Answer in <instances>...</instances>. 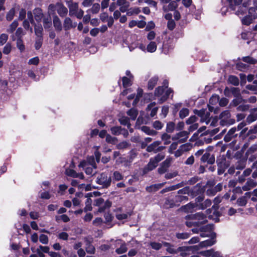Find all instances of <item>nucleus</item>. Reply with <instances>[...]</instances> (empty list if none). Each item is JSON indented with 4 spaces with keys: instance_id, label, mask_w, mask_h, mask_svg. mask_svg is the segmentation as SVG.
<instances>
[{
    "instance_id": "1",
    "label": "nucleus",
    "mask_w": 257,
    "mask_h": 257,
    "mask_svg": "<svg viewBox=\"0 0 257 257\" xmlns=\"http://www.w3.org/2000/svg\"><path fill=\"white\" fill-rule=\"evenodd\" d=\"M185 219L195 220L198 224V227L207 223V217L202 212H198L194 214L188 215L185 217Z\"/></svg>"
},
{
    "instance_id": "2",
    "label": "nucleus",
    "mask_w": 257,
    "mask_h": 257,
    "mask_svg": "<svg viewBox=\"0 0 257 257\" xmlns=\"http://www.w3.org/2000/svg\"><path fill=\"white\" fill-rule=\"evenodd\" d=\"M172 92V90L171 89H167L165 90L163 87L159 86L155 90V95L160 97L159 103H162L167 99Z\"/></svg>"
},
{
    "instance_id": "3",
    "label": "nucleus",
    "mask_w": 257,
    "mask_h": 257,
    "mask_svg": "<svg viewBox=\"0 0 257 257\" xmlns=\"http://www.w3.org/2000/svg\"><path fill=\"white\" fill-rule=\"evenodd\" d=\"M111 180V176H108L106 173H102L97 177L96 182L98 184L101 185L102 188H107L110 186Z\"/></svg>"
},
{
    "instance_id": "4",
    "label": "nucleus",
    "mask_w": 257,
    "mask_h": 257,
    "mask_svg": "<svg viewBox=\"0 0 257 257\" xmlns=\"http://www.w3.org/2000/svg\"><path fill=\"white\" fill-rule=\"evenodd\" d=\"M194 112L200 117V121L208 124L211 120L210 113L206 109L195 110Z\"/></svg>"
},
{
    "instance_id": "5",
    "label": "nucleus",
    "mask_w": 257,
    "mask_h": 257,
    "mask_svg": "<svg viewBox=\"0 0 257 257\" xmlns=\"http://www.w3.org/2000/svg\"><path fill=\"white\" fill-rule=\"evenodd\" d=\"M251 1L247 0L244 1L242 4L236 7L235 11V15L238 16H242L244 15L247 10L248 11L249 7L251 5Z\"/></svg>"
},
{
    "instance_id": "6",
    "label": "nucleus",
    "mask_w": 257,
    "mask_h": 257,
    "mask_svg": "<svg viewBox=\"0 0 257 257\" xmlns=\"http://www.w3.org/2000/svg\"><path fill=\"white\" fill-rule=\"evenodd\" d=\"M213 237L210 239H207L205 241L201 242L198 245H194L191 247L195 250H199L202 247H206L211 246L215 243L216 240L215 238L216 237L215 233H213Z\"/></svg>"
},
{
    "instance_id": "7",
    "label": "nucleus",
    "mask_w": 257,
    "mask_h": 257,
    "mask_svg": "<svg viewBox=\"0 0 257 257\" xmlns=\"http://www.w3.org/2000/svg\"><path fill=\"white\" fill-rule=\"evenodd\" d=\"M189 132L181 131L176 134L172 138L173 141H177L179 143H183L187 141L189 137Z\"/></svg>"
},
{
    "instance_id": "8",
    "label": "nucleus",
    "mask_w": 257,
    "mask_h": 257,
    "mask_svg": "<svg viewBox=\"0 0 257 257\" xmlns=\"http://www.w3.org/2000/svg\"><path fill=\"white\" fill-rule=\"evenodd\" d=\"M231 114L229 110H225L223 111L219 116L221 119L220 123L222 125L233 123L234 120L231 119Z\"/></svg>"
},
{
    "instance_id": "9",
    "label": "nucleus",
    "mask_w": 257,
    "mask_h": 257,
    "mask_svg": "<svg viewBox=\"0 0 257 257\" xmlns=\"http://www.w3.org/2000/svg\"><path fill=\"white\" fill-rule=\"evenodd\" d=\"M161 144L160 141H155L153 142L152 144L148 146L146 150L148 152H153L155 153H157L159 152H161L164 149H165V147L164 146H159Z\"/></svg>"
},
{
    "instance_id": "10",
    "label": "nucleus",
    "mask_w": 257,
    "mask_h": 257,
    "mask_svg": "<svg viewBox=\"0 0 257 257\" xmlns=\"http://www.w3.org/2000/svg\"><path fill=\"white\" fill-rule=\"evenodd\" d=\"M257 18V13H249L248 12V15H246L245 16L243 17L241 19V22L242 25H245V26H249L250 25L254 20H255Z\"/></svg>"
},
{
    "instance_id": "11",
    "label": "nucleus",
    "mask_w": 257,
    "mask_h": 257,
    "mask_svg": "<svg viewBox=\"0 0 257 257\" xmlns=\"http://www.w3.org/2000/svg\"><path fill=\"white\" fill-rule=\"evenodd\" d=\"M172 161L171 158H167L161 164V166L158 168V172L160 174H163L166 172L168 168L170 167L171 163Z\"/></svg>"
},
{
    "instance_id": "12",
    "label": "nucleus",
    "mask_w": 257,
    "mask_h": 257,
    "mask_svg": "<svg viewBox=\"0 0 257 257\" xmlns=\"http://www.w3.org/2000/svg\"><path fill=\"white\" fill-rule=\"evenodd\" d=\"M200 160L202 163H207L208 164L212 165L214 163L215 159L213 155L206 152L201 157Z\"/></svg>"
},
{
    "instance_id": "13",
    "label": "nucleus",
    "mask_w": 257,
    "mask_h": 257,
    "mask_svg": "<svg viewBox=\"0 0 257 257\" xmlns=\"http://www.w3.org/2000/svg\"><path fill=\"white\" fill-rule=\"evenodd\" d=\"M67 6L69 9V15L73 16L78 10V5L77 3H73L72 0L66 1Z\"/></svg>"
},
{
    "instance_id": "14",
    "label": "nucleus",
    "mask_w": 257,
    "mask_h": 257,
    "mask_svg": "<svg viewBox=\"0 0 257 257\" xmlns=\"http://www.w3.org/2000/svg\"><path fill=\"white\" fill-rule=\"evenodd\" d=\"M78 167L83 168V169L85 170L86 174L87 175H91L95 173V172H94L93 170L94 168L91 166L88 165L87 163L85 161H82L78 165Z\"/></svg>"
},
{
    "instance_id": "15",
    "label": "nucleus",
    "mask_w": 257,
    "mask_h": 257,
    "mask_svg": "<svg viewBox=\"0 0 257 257\" xmlns=\"http://www.w3.org/2000/svg\"><path fill=\"white\" fill-rule=\"evenodd\" d=\"M237 128L235 127H232L229 130L224 138V141L225 142H229L232 138L236 137L237 136V134H235Z\"/></svg>"
},
{
    "instance_id": "16",
    "label": "nucleus",
    "mask_w": 257,
    "mask_h": 257,
    "mask_svg": "<svg viewBox=\"0 0 257 257\" xmlns=\"http://www.w3.org/2000/svg\"><path fill=\"white\" fill-rule=\"evenodd\" d=\"M257 185V182L253 179H248L242 188L244 191H248L255 187Z\"/></svg>"
},
{
    "instance_id": "17",
    "label": "nucleus",
    "mask_w": 257,
    "mask_h": 257,
    "mask_svg": "<svg viewBox=\"0 0 257 257\" xmlns=\"http://www.w3.org/2000/svg\"><path fill=\"white\" fill-rule=\"evenodd\" d=\"M57 11L60 17H65L68 13V10L64 5L58 3L56 5Z\"/></svg>"
},
{
    "instance_id": "18",
    "label": "nucleus",
    "mask_w": 257,
    "mask_h": 257,
    "mask_svg": "<svg viewBox=\"0 0 257 257\" xmlns=\"http://www.w3.org/2000/svg\"><path fill=\"white\" fill-rule=\"evenodd\" d=\"M117 4L120 6L119 10L124 13L127 11L130 6V3L126 0H117Z\"/></svg>"
},
{
    "instance_id": "19",
    "label": "nucleus",
    "mask_w": 257,
    "mask_h": 257,
    "mask_svg": "<svg viewBox=\"0 0 257 257\" xmlns=\"http://www.w3.org/2000/svg\"><path fill=\"white\" fill-rule=\"evenodd\" d=\"M196 206L197 204L195 203H189L186 205L181 206L180 210L186 213L192 212Z\"/></svg>"
},
{
    "instance_id": "20",
    "label": "nucleus",
    "mask_w": 257,
    "mask_h": 257,
    "mask_svg": "<svg viewBox=\"0 0 257 257\" xmlns=\"http://www.w3.org/2000/svg\"><path fill=\"white\" fill-rule=\"evenodd\" d=\"M203 192V188L202 185L200 184H197L191 190L190 192L191 195L194 197L198 194H199Z\"/></svg>"
},
{
    "instance_id": "21",
    "label": "nucleus",
    "mask_w": 257,
    "mask_h": 257,
    "mask_svg": "<svg viewBox=\"0 0 257 257\" xmlns=\"http://www.w3.org/2000/svg\"><path fill=\"white\" fill-rule=\"evenodd\" d=\"M228 7L232 11L236 9V7L242 4L243 0H227Z\"/></svg>"
},
{
    "instance_id": "22",
    "label": "nucleus",
    "mask_w": 257,
    "mask_h": 257,
    "mask_svg": "<svg viewBox=\"0 0 257 257\" xmlns=\"http://www.w3.org/2000/svg\"><path fill=\"white\" fill-rule=\"evenodd\" d=\"M165 182L159 184H156L146 187V190L149 192H155L163 187Z\"/></svg>"
},
{
    "instance_id": "23",
    "label": "nucleus",
    "mask_w": 257,
    "mask_h": 257,
    "mask_svg": "<svg viewBox=\"0 0 257 257\" xmlns=\"http://www.w3.org/2000/svg\"><path fill=\"white\" fill-rule=\"evenodd\" d=\"M76 25L77 24L76 23H72L70 18H66L64 22V28L65 30H68L72 28L76 27Z\"/></svg>"
},
{
    "instance_id": "24",
    "label": "nucleus",
    "mask_w": 257,
    "mask_h": 257,
    "mask_svg": "<svg viewBox=\"0 0 257 257\" xmlns=\"http://www.w3.org/2000/svg\"><path fill=\"white\" fill-rule=\"evenodd\" d=\"M178 6L177 3L176 1H172L168 5H164L163 7V9L165 12L169 11H174Z\"/></svg>"
},
{
    "instance_id": "25",
    "label": "nucleus",
    "mask_w": 257,
    "mask_h": 257,
    "mask_svg": "<svg viewBox=\"0 0 257 257\" xmlns=\"http://www.w3.org/2000/svg\"><path fill=\"white\" fill-rule=\"evenodd\" d=\"M43 26L45 29H48L51 27L52 25V19L50 15H47L43 18Z\"/></svg>"
},
{
    "instance_id": "26",
    "label": "nucleus",
    "mask_w": 257,
    "mask_h": 257,
    "mask_svg": "<svg viewBox=\"0 0 257 257\" xmlns=\"http://www.w3.org/2000/svg\"><path fill=\"white\" fill-rule=\"evenodd\" d=\"M53 24L56 31H61L62 27L60 19L57 16L53 18Z\"/></svg>"
},
{
    "instance_id": "27",
    "label": "nucleus",
    "mask_w": 257,
    "mask_h": 257,
    "mask_svg": "<svg viewBox=\"0 0 257 257\" xmlns=\"http://www.w3.org/2000/svg\"><path fill=\"white\" fill-rule=\"evenodd\" d=\"M141 130L148 135L150 136H155L157 134V132L151 129L147 126H143L141 128Z\"/></svg>"
},
{
    "instance_id": "28",
    "label": "nucleus",
    "mask_w": 257,
    "mask_h": 257,
    "mask_svg": "<svg viewBox=\"0 0 257 257\" xmlns=\"http://www.w3.org/2000/svg\"><path fill=\"white\" fill-rule=\"evenodd\" d=\"M111 206V202L109 200H106L104 203H103L102 205L99 207L97 212H103L106 209L109 208Z\"/></svg>"
},
{
    "instance_id": "29",
    "label": "nucleus",
    "mask_w": 257,
    "mask_h": 257,
    "mask_svg": "<svg viewBox=\"0 0 257 257\" xmlns=\"http://www.w3.org/2000/svg\"><path fill=\"white\" fill-rule=\"evenodd\" d=\"M34 30L35 35L37 36V38H42L43 29L41 25H35L34 27Z\"/></svg>"
},
{
    "instance_id": "30",
    "label": "nucleus",
    "mask_w": 257,
    "mask_h": 257,
    "mask_svg": "<svg viewBox=\"0 0 257 257\" xmlns=\"http://www.w3.org/2000/svg\"><path fill=\"white\" fill-rule=\"evenodd\" d=\"M34 15L35 18L36 20L38 22L41 21L42 19L44 17L42 12V10L39 9L35 10Z\"/></svg>"
},
{
    "instance_id": "31",
    "label": "nucleus",
    "mask_w": 257,
    "mask_h": 257,
    "mask_svg": "<svg viewBox=\"0 0 257 257\" xmlns=\"http://www.w3.org/2000/svg\"><path fill=\"white\" fill-rule=\"evenodd\" d=\"M188 200V198L186 196L181 195L180 194H178L176 195L175 197V202L176 204H180L183 201H187Z\"/></svg>"
},
{
    "instance_id": "32",
    "label": "nucleus",
    "mask_w": 257,
    "mask_h": 257,
    "mask_svg": "<svg viewBox=\"0 0 257 257\" xmlns=\"http://www.w3.org/2000/svg\"><path fill=\"white\" fill-rule=\"evenodd\" d=\"M19 25L18 21L15 20L9 26V28L7 30V32L9 33H13Z\"/></svg>"
},
{
    "instance_id": "33",
    "label": "nucleus",
    "mask_w": 257,
    "mask_h": 257,
    "mask_svg": "<svg viewBox=\"0 0 257 257\" xmlns=\"http://www.w3.org/2000/svg\"><path fill=\"white\" fill-rule=\"evenodd\" d=\"M158 80L157 77H154L152 78L148 82V87L149 89L152 90L156 85Z\"/></svg>"
},
{
    "instance_id": "34",
    "label": "nucleus",
    "mask_w": 257,
    "mask_h": 257,
    "mask_svg": "<svg viewBox=\"0 0 257 257\" xmlns=\"http://www.w3.org/2000/svg\"><path fill=\"white\" fill-rule=\"evenodd\" d=\"M165 207L166 208H173L176 206H179V204H176L175 200L166 199L164 204Z\"/></svg>"
},
{
    "instance_id": "35",
    "label": "nucleus",
    "mask_w": 257,
    "mask_h": 257,
    "mask_svg": "<svg viewBox=\"0 0 257 257\" xmlns=\"http://www.w3.org/2000/svg\"><path fill=\"white\" fill-rule=\"evenodd\" d=\"M228 81L230 83L234 86L238 85L239 82L238 78L234 75H230L228 77Z\"/></svg>"
},
{
    "instance_id": "36",
    "label": "nucleus",
    "mask_w": 257,
    "mask_h": 257,
    "mask_svg": "<svg viewBox=\"0 0 257 257\" xmlns=\"http://www.w3.org/2000/svg\"><path fill=\"white\" fill-rule=\"evenodd\" d=\"M158 163L156 160H154L153 158H151L147 166L148 170L151 171L153 170L158 166Z\"/></svg>"
},
{
    "instance_id": "37",
    "label": "nucleus",
    "mask_w": 257,
    "mask_h": 257,
    "mask_svg": "<svg viewBox=\"0 0 257 257\" xmlns=\"http://www.w3.org/2000/svg\"><path fill=\"white\" fill-rule=\"evenodd\" d=\"M242 60L249 64H255L257 63V60L250 56L243 57Z\"/></svg>"
},
{
    "instance_id": "38",
    "label": "nucleus",
    "mask_w": 257,
    "mask_h": 257,
    "mask_svg": "<svg viewBox=\"0 0 257 257\" xmlns=\"http://www.w3.org/2000/svg\"><path fill=\"white\" fill-rule=\"evenodd\" d=\"M17 48L21 52H23L25 50V47L24 44L23 39H18L16 42Z\"/></svg>"
},
{
    "instance_id": "39",
    "label": "nucleus",
    "mask_w": 257,
    "mask_h": 257,
    "mask_svg": "<svg viewBox=\"0 0 257 257\" xmlns=\"http://www.w3.org/2000/svg\"><path fill=\"white\" fill-rule=\"evenodd\" d=\"M92 200L90 198H87L85 201V206L84 208V211L87 212V211H91L92 209L91 206Z\"/></svg>"
},
{
    "instance_id": "40",
    "label": "nucleus",
    "mask_w": 257,
    "mask_h": 257,
    "mask_svg": "<svg viewBox=\"0 0 257 257\" xmlns=\"http://www.w3.org/2000/svg\"><path fill=\"white\" fill-rule=\"evenodd\" d=\"M157 49V45L155 42H151L147 46V51L149 52H154Z\"/></svg>"
},
{
    "instance_id": "41",
    "label": "nucleus",
    "mask_w": 257,
    "mask_h": 257,
    "mask_svg": "<svg viewBox=\"0 0 257 257\" xmlns=\"http://www.w3.org/2000/svg\"><path fill=\"white\" fill-rule=\"evenodd\" d=\"M111 132L113 135H119L121 134L122 128L120 126H114L110 128Z\"/></svg>"
},
{
    "instance_id": "42",
    "label": "nucleus",
    "mask_w": 257,
    "mask_h": 257,
    "mask_svg": "<svg viewBox=\"0 0 257 257\" xmlns=\"http://www.w3.org/2000/svg\"><path fill=\"white\" fill-rule=\"evenodd\" d=\"M127 114L131 117L132 119L135 120L136 118L138 113L136 109L132 108L127 111Z\"/></svg>"
},
{
    "instance_id": "43",
    "label": "nucleus",
    "mask_w": 257,
    "mask_h": 257,
    "mask_svg": "<svg viewBox=\"0 0 257 257\" xmlns=\"http://www.w3.org/2000/svg\"><path fill=\"white\" fill-rule=\"evenodd\" d=\"M86 162L87 163L88 165L92 166L94 169L97 168V166L95 161V158L93 156L88 157L87 158V161Z\"/></svg>"
},
{
    "instance_id": "44",
    "label": "nucleus",
    "mask_w": 257,
    "mask_h": 257,
    "mask_svg": "<svg viewBox=\"0 0 257 257\" xmlns=\"http://www.w3.org/2000/svg\"><path fill=\"white\" fill-rule=\"evenodd\" d=\"M15 15V10L14 8H12L7 14L6 19L8 21H12Z\"/></svg>"
},
{
    "instance_id": "45",
    "label": "nucleus",
    "mask_w": 257,
    "mask_h": 257,
    "mask_svg": "<svg viewBox=\"0 0 257 257\" xmlns=\"http://www.w3.org/2000/svg\"><path fill=\"white\" fill-rule=\"evenodd\" d=\"M119 122L124 125H127L128 128H130L131 124L129 122V118L126 116H122L119 119Z\"/></svg>"
},
{
    "instance_id": "46",
    "label": "nucleus",
    "mask_w": 257,
    "mask_h": 257,
    "mask_svg": "<svg viewBox=\"0 0 257 257\" xmlns=\"http://www.w3.org/2000/svg\"><path fill=\"white\" fill-rule=\"evenodd\" d=\"M247 68L248 66L241 62H238L236 64V68L239 71H244Z\"/></svg>"
},
{
    "instance_id": "47",
    "label": "nucleus",
    "mask_w": 257,
    "mask_h": 257,
    "mask_svg": "<svg viewBox=\"0 0 257 257\" xmlns=\"http://www.w3.org/2000/svg\"><path fill=\"white\" fill-rule=\"evenodd\" d=\"M12 46L11 43H8L4 47L3 52L5 55H8L11 52Z\"/></svg>"
},
{
    "instance_id": "48",
    "label": "nucleus",
    "mask_w": 257,
    "mask_h": 257,
    "mask_svg": "<svg viewBox=\"0 0 257 257\" xmlns=\"http://www.w3.org/2000/svg\"><path fill=\"white\" fill-rule=\"evenodd\" d=\"M257 119V114H250L247 116L246 121L248 123H250Z\"/></svg>"
},
{
    "instance_id": "49",
    "label": "nucleus",
    "mask_w": 257,
    "mask_h": 257,
    "mask_svg": "<svg viewBox=\"0 0 257 257\" xmlns=\"http://www.w3.org/2000/svg\"><path fill=\"white\" fill-rule=\"evenodd\" d=\"M245 166V161L242 160H239L235 165V168L237 170H242Z\"/></svg>"
},
{
    "instance_id": "50",
    "label": "nucleus",
    "mask_w": 257,
    "mask_h": 257,
    "mask_svg": "<svg viewBox=\"0 0 257 257\" xmlns=\"http://www.w3.org/2000/svg\"><path fill=\"white\" fill-rule=\"evenodd\" d=\"M189 113V109L186 108H182L179 112V116L181 119H183L188 115Z\"/></svg>"
},
{
    "instance_id": "51",
    "label": "nucleus",
    "mask_w": 257,
    "mask_h": 257,
    "mask_svg": "<svg viewBox=\"0 0 257 257\" xmlns=\"http://www.w3.org/2000/svg\"><path fill=\"white\" fill-rule=\"evenodd\" d=\"M257 11V0H252V6L249 7L248 12L249 13H256Z\"/></svg>"
},
{
    "instance_id": "52",
    "label": "nucleus",
    "mask_w": 257,
    "mask_h": 257,
    "mask_svg": "<svg viewBox=\"0 0 257 257\" xmlns=\"http://www.w3.org/2000/svg\"><path fill=\"white\" fill-rule=\"evenodd\" d=\"M127 250V248L125 243H123L121 245L120 247L117 248L115 250L117 254H121L125 252Z\"/></svg>"
},
{
    "instance_id": "53",
    "label": "nucleus",
    "mask_w": 257,
    "mask_h": 257,
    "mask_svg": "<svg viewBox=\"0 0 257 257\" xmlns=\"http://www.w3.org/2000/svg\"><path fill=\"white\" fill-rule=\"evenodd\" d=\"M123 86L124 88L131 85V78H127L126 77H123L122 78Z\"/></svg>"
},
{
    "instance_id": "54",
    "label": "nucleus",
    "mask_w": 257,
    "mask_h": 257,
    "mask_svg": "<svg viewBox=\"0 0 257 257\" xmlns=\"http://www.w3.org/2000/svg\"><path fill=\"white\" fill-rule=\"evenodd\" d=\"M199 253L203 256L211 257L212 253H213V248L204 251H201L199 252Z\"/></svg>"
},
{
    "instance_id": "55",
    "label": "nucleus",
    "mask_w": 257,
    "mask_h": 257,
    "mask_svg": "<svg viewBox=\"0 0 257 257\" xmlns=\"http://www.w3.org/2000/svg\"><path fill=\"white\" fill-rule=\"evenodd\" d=\"M8 39V35L3 33L0 35V46L4 45Z\"/></svg>"
},
{
    "instance_id": "56",
    "label": "nucleus",
    "mask_w": 257,
    "mask_h": 257,
    "mask_svg": "<svg viewBox=\"0 0 257 257\" xmlns=\"http://www.w3.org/2000/svg\"><path fill=\"white\" fill-rule=\"evenodd\" d=\"M113 178L114 180L118 181L123 179V176L120 172L115 171L113 173Z\"/></svg>"
},
{
    "instance_id": "57",
    "label": "nucleus",
    "mask_w": 257,
    "mask_h": 257,
    "mask_svg": "<svg viewBox=\"0 0 257 257\" xmlns=\"http://www.w3.org/2000/svg\"><path fill=\"white\" fill-rule=\"evenodd\" d=\"M15 36H17L18 39H22L23 36L25 35L23 30L22 28L19 27L15 33Z\"/></svg>"
},
{
    "instance_id": "58",
    "label": "nucleus",
    "mask_w": 257,
    "mask_h": 257,
    "mask_svg": "<svg viewBox=\"0 0 257 257\" xmlns=\"http://www.w3.org/2000/svg\"><path fill=\"white\" fill-rule=\"evenodd\" d=\"M42 42H43L42 38H41V37L36 38V41H35V48L36 50H38L41 47L42 44Z\"/></svg>"
},
{
    "instance_id": "59",
    "label": "nucleus",
    "mask_w": 257,
    "mask_h": 257,
    "mask_svg": "<svg viewBox=\"0 0 257 257\" xmlns=\"http://www.w3.org/2000/svg\"><path fill=\"white\" fill-rule=\"evenodd\" d=\"M216 193L213 186H210L206 191V195L209 196H213L215 195Z\"/></svg>"
},
{
    "instance_id": "60",
    "label": "nucleus",
    "mask_w": 257,
    "mask_h": 257,
    "mask_svg": "<svg viewBox=\"0 0 257 257\" xmlns=\"http://www.w3.org/2000/svg\"><path fill=\"white\" fill-rule=\"evenodd\" d=\"M197 119L198 118L195 115H192L186 120V123L187 124L196 123Z\"/></svg>"
},
{
    "instance_id": "61",
    "label": "nucleus",
    "mask_w": 257,
    "mask_h": 257,
    "mask_svg": "<svg viewBox=\"0 0 257 257\" xmlns=\"http://www.w3.org/2000/svg\"><path fill=\"white\" fill-rule=\"evenodd\" d=\"M171 136L167 134L164 133L162 136V140L164 141L165 145H168L170 143Z\"/></svg>"
},
{
    "instance_id": "62",
    "label": "nucleus",
    "mask_w": 257,
    "mask_h": 257,
    "mask_svg": "<svg viewBox=\"0 0 257 257\" xmlns=\"http://www.w3.org/2000/svg\"><path fill=\"white\" fill-rule=\"evenodd\" d=\"M180 147L185 153L191 150L192 148V145L190 143H186L181 145Z\"/></svg>"
},
{
    "instance_id": "63",
    "label": "nucleus",
    "mask_w": 257,
    "mask_h": 257,
    "mask_svg": "<svg viewBox=\"0 0 257 257\" xmlns=\"http://www.w3.org/2000/svg\"><path fill=\"white\" fill-rule=\"evenodd\" d=\"M211 204V201L210 199L205 200L202 203H201L200 206V208L202 209H204L209 206H210Z\"/></svg>"
},
{
    "instance_id": "64",
    "label": "nucleus",
    "mask_w": 257,
    "mask_h": 257,
    "mask_svg": "<svg viewBox=\"0 0 257 257\" xmlns=\"http://www.w3.org/2000/svg\"><path fill=\"white\" fill-rule=\"evenodd\" d=\"M100 10V5L98 3H95L93 5L91 9H90L91 12L93 14H97L98 13Z\"/></svg>"
}]
</instances>
